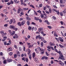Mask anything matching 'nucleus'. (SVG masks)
Listing matches in <instances>:
<instances>
[{
	"label": "nucleus",
	"instance_id": "obj_8",
	"mask_svg": "<svg viewBox=\"0 0 66 66\" xmlns=\"http://www.w3.org/2000/svg\"><path fill=\"white\" fill-rule=\"evenodd\" d=\"M41 54H43L44 53V50L42 49L40 51Z\"/></svg>",
	"mask_w": 66,
	"mask_h": 66
},
{
	"label": "nucleus",
	"instance_id": "obj_28",
	"mask_svg": "<svg viewBox=\"0 0 66 66\" xmlns=\"http://www.w3.org/2000/svg\"><path fill=\"white\" fill-rule=\"evenodd\" d=\"M12 54H13V53L12 52H10L9 53V55H12Z\"/></svg>",
	"mask_w": 66,
	"mask_h": 66
},
{
	"label": "nucleus",
	"instance_id": "obj_61",
	"mask_svg": "<svg viewBox=\"0 0 66 66\" xmlns=\"http://www.w3.org/2000/svg\"><path fill=\"white\" fill-rule=\"evenodd\" d=\"M4 45H6V42L5 41L4 42Z\"/></svg>",
	"mask_w": 66,
	"mask_h": 66
},
{
	"label": "nucleus",
	"instance_id": "obj_53",
	"mask_svg": "<svg viewBox=\"0 0 66 66\" xmlns=\"http://www.w3.org/2000/svg\"><path fill=\"white\" fill-rule=\"evenodd\" d=\"M23 9L25 11H26V10H28V8L26 9V8H23Z\"/></svg>",
	"mask_w": 66,
	"mask_h": 66
},
{
	"label": "nucleus",
	"instance_id": "obj_13",
	"mask_svg": "<svg viewBox=\"0 0 66 66\" xmlns=\"http://www.w3.org/2000/svg\"><path fill=\"white\" fill-rule=\"evenodd\" d=\"M25 23V21H23L21 23V25L22 26H23L24 24Z\"/></svg>",
	"mask_w": 66,
	"mask_h": 66
},
{
	"label": "nucleus",
	"instance_id": "obj_5",
	"mask_svg": "<svg viewBox=\"0 0 66 66\" xmlns=\"http://www.w3.org/2000/svg\"><path fill=\"white\" fill-rule=\"evenodd\" d=\"M59 39L60 40V42H64V40L61 37H59Z\"/></svg>",
	"mask_w": 66,
	"mask_h": 66
},
{
	"label": "nucleus",
	"instance_id": "obj_1",
	"mask_svg": "<svg viewBox=\"0 0 66 66\" xmlns=\"http://www.w3.org/2000/svg\"><path fill=\"white\" fill-rule=\"evenodd\" d=\"M36 39H38V38H39V39H41V40H44V38H43V37L40 36V35L37 36H36Z\"/></svg>",
	"mask_w": 66,
	"mask_h": 66
},
{
	"label": "nucleus",
	"instance_id": "obj_48",
	"mask_svg": "<svg viewBox=\"0 0 66 66\" xmlns=\"http://www.w3.org/2000/svg\"><path fill=\"white\" fill-rule=\"evenodd\" d=\"M14 48H16V49H17V45H14Z\"/></svg>",
	"mask_w": 66,
	"mask_h": 66
},
{
	"label": "nucleus",
	"instance_id": "obj_43",
	"mask_svg": "<svg viewBox=\"0 0 66 66\" xmlns=\"http://www.w3.org/2000/svg\"><path fill=\"white\" fill-rule=\"evenodd\" d=\"M44 15H43V14L41 15L40 16H41V18H44Z\"/></svg>",
	"mask_w": 66,
	"mask_h": 66
},
{
	"label": "nucleus",
	"instance_id": "obj_57",
	"mask_svg": "<svg viewBox=\"0 0 66 66\" xmlns=\"http://www.w3.org/2000/svg\"><path fill=\"white\" fill-rule=\"evenodd\" d=\"M45 59V57L44 56V57H43L41 58V59H42V60H44V59Z\"/></svg>",
	"mask_w": 66,
	"mask_h": 66
},
{
	"label": "nucleus",
	"instance_id": "obj_62",
	"mask_svg": "<svg viewBox=\"0 0 66 66\" xmlns=\"http://www.w3.org/2000/svg\"><path fill=\"white\" fill-rule=\"evenodd\" d=\"M52 18L54 19H56V18L54 16H53Z\"/></svg>",
	"mask_w": 66,
	"mask_h": 66
},
{
	"label": "nucleus",
	"instance_id": "obj_11",
	"mask_svg": "<svg viewBox=\"0 0 66 66\" xmlns=\"http://www.w3.org/2000/svg\"><path fill=\"white\" fill-rule=\"evenodd\" d=\"M34 19L35 20H39V18L38 17H35L34 18Z\"/></svg>",
	"mask_w": 66,
	"mask_h": 66
},
{
	"label": "nucleus",
	"instance_id": "obj_24",
	"mask_svg": "<svg viewBox=\"0 0 66 66\" xmlns=\"http://www.w3.org/2000/svg\"><path fill=\"white\" fill-rule=\"evenodd\" d=\"M18 24L19 26H20V27L21 26H22L21 25V24H20V22H19L18 23Z\"/></svg>",
	"mask_w": 66,
	"mask_h": 66
},
{
	"label": "nucleus",
	"instance_id": "obj_60",
	"mask_svg": "<svg viewBox=\"0 0 66 66\" xmlns=\"http://www.w3.org/2000/svg\"><path fill=\"white\" fill-rule=\"evenodd\" d=\"M39 7H42V4H40L39 6Z\"/></svg>",
	"mask_w": 66,
	"mask_h": 66
},
{
	"label": "nucleus",
	"instance_id": "obj_47",
	"mask_svg": "<svg viewBox=\"0 0 66 66\" xmlns=\"http://www.w3.org/2000/svg\"><path fill=\"white\" fill-rule=\"evenodd\" d=\"M54 36H55V37H57V36H57V35H56V34H54Z\"/></svg>",
	"mask_w": 66,
	"mask_h": 66
},
{
	"label": "nucleus",
	"instance_id": "obj_38",
	"mask_svg": "<svg viewBox=\"0 0 66 66\" xmlns=\"http://www.w3.org/2000/svg\"><path fill=\"white\" fill-rule=\"evenodd\" d=\"M7 26H8V24H6L4 25V27H7Z\"/></svg>",
	"mask_w": 66,
	"mask_h": 66
},
{
	"label": "nucleus",
	"instance_id": "obj_63",
	"mask_svg": "<svg viewBox=\"0 0 66 66\" xmlns=\"http://www.w3.org/2000/svg\"><path fill=\"white\" fill-rule=\"evenodd\" d=\"M23 18H20V21H21V20H23Z\"/></svg>",
	"mask_w": 66,
	"mask_h": 66
},
{
	"label": "nucleus",
	"instance_id": "obj_42",
	"mask_svg": "<svg viewBox=\"0 0 66 66\" xmlns=\"http://www.w3.org/2000/svg\"><path fill=\"white\" fill-rule=\"evenodd\" d=\"M47 27L48 28H49V29H52V27H51L50 26H47Z\"/></svg>",
	"mask_w": 66,
	"mask_h": 66
},
{
	"label": "nucleus",
	"instance_id": "obj_50",
	"mask_svg": "<svg viewBox=\"0 0 66 66\" xmlns=\"http://www.w3.org/2000/svg\"><path fill=\"white\" fill-rule=\"evenodd\" d=\"M13 23H15V22H16V21H15V19H13Z\"/></svg>",
	"mask_w": 66,
	"mask_h": 66
},
{
	"label": "nucleus",
	"instance_id": "obj_54",
	"mask_svg": "<svg viewBox=\"0 0 66 66\" xmlns=\"http://www.w3.org/2000/svg\"><path fill=\"white\" fill-rule=\"evenodd\" d=\"M22 60H23L25 62V58L23 57L22 58Z\"/></svg>",
	"mask_w": 66,
	"mask_h": 66
},
{
	"label": "nucleus",
	"instance_id": "obj_4",
	"mask_svg": "<svg viewBox=\"0 0 66 66\" xmlns=\"http://www.w3.org/2000/svg\"><path fill=\"white\" fill-rule=\"evenodd\" d=\"M38 31L39 32H40L41 31H43V28L40 27L38 29Z\"/></svg>",
	"mask_w": 66,
	"mask_h": 66
},
{
	"label": "nucleus",
	"instance_id": "obj_16",
	"mask_svg": "<svg viewBox=\"0 0 66 66\" xmlns=\"http://www.w3.org/2000/svg\"><path fill=\"white\" fill-rule=\"evenodd\" d=\"M3 63L4 64H6V63H7V62H6V60H4L3 61Z\"/></svg>",
	"mask_w": 66,
	"mask_h": 66
},
{
	"label": "nucleus",
	"instance_id": "obj_30",
	"mask_svg": "<svg viewBox=\"0 0 66 66\" xmlns=\"http://www.w3.org/2000/svg\"><path fill=\"white\" fill-rule=\"evenodd\" d=\"M56 10H55V9H52V11L53 12H54V11L55 12V11H56Z\"/></svg>",
	"mask_w": 66,
	"mask_h": 66
},
{
	"label": "nucleus",
	"instance_id": "obj_35",
	"mask_svg": "<svg viewBox=\"0 0 66 66\" xmlns=\"http://www.w3.org/2000/svg\"><path fill=\"white\" fill-rule=\"evenodd\" d=\"M44 44H43V42H42L41 44V47H43V45Z\"/></svg>",
	"mask_w": 66,
	"mask_h": 66
},
{
	"label": "nucleus",
	"instance_id": "obj_37",
	"mask_svg": "<svg viewBox=\"0 0 66 66\" xmlns=\"http://www.w3.org/2000/svg\"><path fill=\"white\" fill-rule=\"evenodd\" d=\"M60 15L61 16H63V13L61 12H60Z\"/></svg>",
	"mask_w": 66,
	"mask_h": 66
},
{
	"label": "nucleus",
	"instance_id": "obj_34",
	"mask_svg": "<svg viewBox=\"0 0 66 66\" xmlns=\"http://www.w3.org/2000/svg\"><path fill=\"white\" fill-rule=\"evenodd\" d=\"M19 44L20 45H23V43H22V42H20L19 43Z\"/></svg>",
	"mask_w": 66,
	"mask_h": 66
},
{
	"label": "nucleus",
	"instance_id": "obj_9",
	"mask_svg": "<svg viewBox=\"0 0 66 66\" xmlns=\"http://www.w3.org/2000/svg\"><path fill=\"white\" fill-rule=\"evenodd\" d=\"M32 57L33 59H34V57L35 56V53H32Z\"/></svg>",
	"mask_w": 66,
	"mask_h": 66
},
{
	"label": "nucleus",
	"instance_id": "obj_26",
	"mask_svg": "<svg viewBox=\"0 0 66 66\" xmlns=\"http://www.w3.org/2000/svg\"><path fill=\"white\" fill-rule=\"evenodd\" d=\"M45 12H46V13L47 14H49V11H48L46 10L45 11Z\"/></svg>",
	"mask_w": 66,
	"mask_h": 66
},
{
	"label": "nucleus",
	"instance_id": "obj_59",
	"mask_svg": "<svg viewBox=\"0 0 66 66\" xmlns=\"http://www.w3.org/2000/svg\"><path fill=\"white\" fill-rule=\"evenodd\" d=\"M0 55H1V56H2L3 55V53H2V52H1L0 53Z\"/></svg>",
	"mask_w": 66,
	"mask_h": 66
},
{
	"label": "nucleus",
	"instance_id": "obj_15",
	"mask_svg": "<svg viewBox=\"0 0 66 66\" xmlns=\"http://www.w3.org/2000/svg\"><path fill=\"white\" fill-rule=\"evenodd\" d=\"M13 20L12 19L9 22L10 24H12L13 23Z\"/></svg>",
	"mask_w": 66,
	"mask_h": 66
},
{
	"label": "nucleus",
	"instance_id": "obj_46",
	"mask_svg": "<svg viewBox=\"0 0 66 66\" xmlns=\"http://www.w3.org/2000/svg\"><path fill=\"white\" fill-rule=\"evenodd\" d=\"M63 0H60V1L61 3H63Z\"/></svg>",
	"mask_w": 66,
	"mask_h": 66
},
{
	"label": "nucleus",
	"instance_id": "obj_21",
	"mask_svg": "<svg viewBox=\"0 0 66 66\" xmlns=\"http://www.w3.org/2000/svg\"><path fill=\"white\" fill-rule=\"evenodd\" d=\"M7 61L8 62H11L12 61V59H8L7 60Z\"/></svg>",
	"mask_w": 66,
	"mask_h": 66
},
{
	"label": "nucleus",
	"instance_id": "obj_27",
	"mask_svg": "<svg viewBox=\"0 0 66 66\" xmlns=\"http://www.w3.org/2000/svg\"><path fill=\"white\" fill-rule=\"evenodd\" d=\"M30 7H32V8L35 9V7H34V6H33V5H30Z\"/></svg>",
	"mask_w": 66,
	"mask_h": 66
},
{
	"label": "nucleus",
	"instance_id": "obj_6",
	"mask_svg": "<svg viewBox=\"0 0 66 66\" xmlns=\"http://www.w3.org/2000/svg\"><path fill=\"white\" fill-rule=\"evenodd\" d=\"M13 50L12 49V48L11 47H9V48L7 50L9 52V51H12V50Z\"/></svg>",
	"mask_w": 66,
	"mask_h": 66
},
{
	"label": "nucleus",
	"instance_id": "obj_39",
	"mask_svg": "<svg viewBox=\"0 0 66 66\" xmlns=\"http://www.w3.org/2000/svg\"><path fill=\"white\" fill-rule=\"evenodd\" d=\"M15 31L13 32H12V33L11 34V35H13H13H14V34H15Z\"/></svg>",
	"mask_w": 66,
	"mask_h": 66
},
{
	"label": "nucleus",
	"instance_id": "obj_58",
	"mask_svg": "<svg viewBox=\"0 0 66 66\" xmlns=\"http://www.w3.org/2000/svg\"><path fill=\"white\" fill-rule=\"evenodd\" d=\"M1 34H2V35H3L4 33V31H1Z\"/></svg>",
	"mask_w": 66,
	"mask_h": 66
},
{
	"label": "nucleus",
	"instance_id": "obj_2",
	"mask_svg": "<svg viewBox=\"0 0 66 66\" xmlns=\"http://www.w3.org/2000/svg\"><path fill=\"white\" fill-rule=\"evenodd\" d=\"M65 60V59L64 57V56L63 55H60L59 56V57L58 58V60Z\"/></svg>",
	"mask_w": 66,
	"mask_h": 66
},
{
	"label": "nucleus",
	"instance_id": "obj_64",
	"mask_svg": "<svg viewBox=\"0 0 66 66\" xmlns=\"http://www.w3.org/2000/svg\"><path fill=\"white\" fill-rule=\"evenodd\" d=\"M11 43H7V45H11Z\"/></svg>",
	"mask_w": 66,
	"mask_h": 66
},
{
	"label": "nucleus",
	"instance_id": "obj_22",
	"mask_svg": "<svg viewBox=\"0 0 66 66\" xmlns=\"http://www.w3.org/2000/svg\"><path fill=\"white\" fill-rule=\"evenodd\" d=\"M55 12L57 13V14H58V15H60V12L59 11H57V10H56Z\"/></svg>",
	"mask_w": 66,
	"mask_h": 66
},
{
	"label": "nucleus",
	"instance_id": "obj_14",
	"mask_svg": "<svg viewBox=\"0 0 66 66\" xmlns=\"http://www.w3.org/2000/svg\"><path fill=\"white\" fill-rule=\"evenodd\" d=\"M37 49L38 51H41V50L42 49L40 48L39 47H38Z\"/></svg>",
	"mask_w": 66,
	"mask_h": 66
},
{
	"label": "nucleus",
	"instance_id": "obj_17",
	"mask_svg": "<svg viewBox=\"0 0 66 66\" xmlns=\"http://www.w3.org/2000/svg\"><path fill=\"white\" fill-rule=\"evenodd\" d=\"M59 64H60L61 65H64V63L63 62H59Z\"/></svg>",
	"mask_w": 66,
	"mask_h": 66
},
{
	"label": "nucleus",
	"instance_id": "obj_40",
	"mask_svg": "<svg viewBox=\"0 0 66 66\" xmlns=\"http://www.w3.org/2000/svg\"><path fill=\"white\" fill-rule=\"evenodd\" d=\"M46 7L48 9H50V6H48V5H46Z\"/></svg>",
	"mask_w": 66,
	"mask_h": 66
},
{
	"label": "nucleus",
	"instance_id": "obj_12",
	"mask_svg": "<svg viewBox=\"0 0 66 66\" xmlns=\"http://www.w3.org/2000/svg\"><path fill=\"white\" fill-rule=\"evenodd\" d=\"M45 22H46L47 24H50V23L47 20H45Z\"/></svg>",
	"mask_w": 66,
	"mask_h": 66
},
{
	"label": "nucleus",
	"instance_id": "obj_18",
	"mask_svg": "<svg viewBox=\"0 0 66 66\" xmlns=\"http://www.w3.org/2000/svg\"><path fill=\"white\" fill-rule=\"evenodd\" d=\"M29 57L30 60H31V59H32V56H31V54H30L29 55Z\"/></svg>",
	"mask_w": 66,
	"mask_h": 66
},
{
	"label": "nucleus",
	"instance_id": "obj_29",
	"mask_svg": "<svg viewBox=\"0 0 66 66\" xmlns=\"http://www.w3.org/2000/svg\"><path fill=\"white\" fill-rule=\"evenodd\" d=\"M19 56H20V53L19 52H18L16 53Z\"/></svg>",
	"mask_w": 66,
	"mask_h": 66
},
{
	"label": "nucleus",
	"instance_id": "obj_36",
	"mask_svg": "<svg viewBox=\"0 0 66 66\" xmlns=\"http://www.w3.org/2000/svg\"><path fill=\"white\" fill-rule=\"evenodd\" d=\"M14 57L15 58H16V57H17V55L16 54H15L14 55Z\"/></svg>",
	"mask_w": 66,
	"mask_h": 66
},
{
	"label": "nucleus",
	"instance_id": "obj_32",
	"mask_svg": "<svg viewBox=\"0 0 66 66\" xmlns=\"http://www.w3.org/2000/svg\"><path fill=\"white\" fill-rule=\"evenodd\" d=\"M13 30H15V31H17V28H16L15 27H14Z\"/></svg>",
	"mask_w": 66,
	"mask_h": 66
},
{
	"label": "nucleus",
	"instance_id": "obj_31",
	"mask_svg": "<svg viewBox=\"0 0 66 66\" xmlns=\"http://www.w3.org/2000/svg\"><path fill=\"white\" fill-rule=\"evenodd\" d=\"M49 12L50 13H51L52 12V11H51V9H49Z\"/></svg>",
	"mask_w": 66,
	"mask_h": 66
},
{
	"label": "nucleus",
	"instance_id": "obj_44",
	"mask_svg": "<svg viewBox=\"0 0 66 66\" xmlns=\"http://www.w3.org/2000/svg\"><path fill=\"white\" fill-rule=\"evenodd\" d=\"M6 38H7V37H3V39L5 40L6 39Z\"/></svg>",
	"mask_w": 66,
	"mask_h": 66
},
{
	"label": "nucleus",
	"instance_id": "obj_23",
	"mask_svg": "<svg viewBox=\"0 0 66 66\" xmlns=\"http://www.w3.org/2000/svg\"><path fill=\"white\" fill-rule=\"evenodd\" d=\"M35 51H36V52L37 53H39L38 52V50L37 48H36L35 49Z\"/></svg>",
	"mask_w": 66,
	"mask_h": 66
},
{
	"label": "nucleus",
	"instance_id": "obj_51",
	"mask_svg": "<svg viewBox=\"0 0 66 66\" xmlns=\"http://www.w3.org/2000/svg\"><path fill=\"white\" fill-rule=\"evenodd\" d=\"M53 7H54V8H56V9H57V7L55 5H53Z\"/></svg>",
	"mask_w": 66,
	"mask_h": 66
},
{
	"label": "nucleus",
	"instance_id": "obj_55",
	"mask_svg": "<svg viewBox=\"0 0 66 66\" xmlns=\"http://www.w3.org/2000/svg\"><path fill=\"white\" fill-rule=\"evenodd\" d=\"M13 11H14V12H16L17 11H16V9H15V8H14L13 9Z\"/></svg>",
	"mask_w": 66,
	"mask_h": 66
},
{
	"label": "nucleus",
	"instance_id": "obj_3",
	"mask_svg": "<svg viewBox=\"0 0 66 66\" xmlns=\"http://www.w3.org/2000/svg\"><path fill=\"white\" fill-rule=\"evenodd\" d=\"M13 37L14 39V38H18V36L17 34H15L14 36H13Z\"/></svg>",
	"mask_w": 66,
	"mask_h": 66
},
{
	"label": "nucleus",
	"instance_id": "obj_33",
	"mask_svg": "<svg viewBox=\"0 0 66 66\" xmlns=\"http://www.w3.org/2000/svg\"><path fill=\"white\" fill-rule=\"evenodd\" d=\"M28 29L29 30H31L32 29V28H31V27H28Z\"/></svg>",
	"mask_w": 66,
	"mask_h": 66
},
{
	"label": "nucleus",
	"instance_id": "obj_19",
	"mask_svg": "<svg viewBox=\"0 0 66 66\" xmlns=\"http://www.w3.org/2000/svg\"><path fill=\"white\" fill-rule=\"evenodd\" d=\"M43 15H45V16H46L47 15V14H46V13H45V11H43Z\"/></svg>",
	"mask_w": 66,
	"mask_h": 66
},
{
	"label": "nucleus",
	"instance_id": "obj_25",
	"mask_svg": "<svg viewBox=\"0 0 66 66\" xmlns=\"http://www.w3.org/2000/svg\"><path fill=\"white\" fill-rule=\"evenodd\" d=\"M26 19L27 20H31V19H30V18L27 17L26 18Z\"/></svg>",
	"mask_w": 66,
	"mask_h": 66
},
{
	"label": "nucleus",
	"instance_id": "obj_10",
	"mask_svg": "<svg viewBox=\"0 0 66 66\" xmlns=\"http://www.w3.org/2000/svg\"><path fill=\"white\" fill-rule=\"evenodd\" d=\"M15 26H13V25H11L10 26V28L11 29H13L14 27Z\"/></svg>",
	"mask_w": 66,
	"mask_h": 66
},
{
	"label": "nucleus",
	"instance_id": "obj_45",
	"mask_svg": "<svg viewBox=\"0 0 66 66\" xmlns=\"http://www.w3.org/2000/svg\"><path fill=\"white\" fill-rule=\"evenodd\" d=\"M37 12L38 13H41L42 11H40V10H38V11H37Z\"/></svg>",
	"mask_w": 66,
	"mask_h": 66
},
{
	"label": "nucleus",
	"instance_id": "obj_41",
	"mask_svg": "<svg viewBox=\"0 0 66 66\" xmlns=\"http://www.w3.org/2000/svg\"><path fill=\"white\" fill-rule=\"evenodd\" d=\"M28 25H29L30 24V21H28L27 22Z\"/></svg>",
	"mask_w": 66,
	"mask_h": 66
},
{
	"label": "nucleus",
	"instance_id": "obj_52",
	"mask_svg": "<svg viewBox=\"0 0 66 66\" xmlns=\"http://www.w3.org/2000/svg\"><path fill=\"white\" fill-rule=\"evenodd\" d=\"M34 59L35 61H37V58L36 57H35Z\"/></svg>",
	"mask_w": 66,
	"mask_h": 66
},
{
	"label": "nucleus",
	"instance_id": "obj_56",
	"mask_svg": "<svg viewBox=\"0 0 66 66\" xmlns=\"http://www.w3.org/2000/svg\"><path fill=\"white\" fill-rule=\"evenodd\" d=\"M62 13H63V14H65V13H66V12L65 11H62Z\"/></svg>",
	"mask_w": 66,
	"mask_h": 66
},
{
	"label": "nucleus",
	"instance_id": "obj_49",
	"mask_svg": "<svg viewBox=\"0 0 66 66\" xmlns=\"http://www.w3.org/2000/svg\"><path fill=\"white\" fill-rule=\"evenodd\" d=\"M33 46V45H30L28 47L29 48H31V47H32V46Z\"/></svg>",
	"mask_w": 66,
	"mask_h": 66
},
{
	"label": "nucleus",
	"instance_id": "obj_20",
	"mask_svg": "<svg viewBox=\"0 0 66 66\" xmlns=\"http://www.w3.org/2000/svg\"><path fill=\"white\" fill-rule=\"evenodd\" d=\"M58 53L60 54V55H62V53H61V51H59L58 52Z\"/></svg>",
	"mask_w": 66,
	"mask_h": 66
},
{
	"label": "nucleus",
	"instance_id": "obj_7",
	"mask_svg": "<svg viewBox=\"0 0 66 66\" xmlns=\"http://www.w3.org/2000/svg\"><path fill=\"white\" fill-rule=\"evenodd\" d=\"M47 51H51V49H50V48H51V47L50 46H48L47 47Z\"/></svg>",
	"mask_w": 66,
	"mask_h": 66
}]
</instances>
